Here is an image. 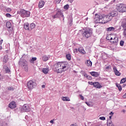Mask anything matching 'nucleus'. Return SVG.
<instances>
[{"instance_id":"864d4df0","label":"nucleus","mask_w":126,"mask_h":126,"mask_svg":"<svg viewBox=\"0 0 126 126\" xmlns=\"http://www.w3.org/2000/svg\"><path fill=\"white\" fill-rule=\"evenodd\" d=\"M108 120H110V121H111V120H112V115L109 116V119H108Z\"/></svg>"},{"instance_id":"6e6d98bb","label":"nucleus","mask_w":126,"mask_h":126,"mask_svg":"<svg viewBox=\"0 0 126 126\" xmlns=\"http://www.w3.org/2000/svg\"><path fill=\"white\" fill-rule=\"evenodd\" d=\"M112 40H114V38H113V37H111L110 38V40L112 41Z\"/></svg>"},{"instance_id":"49530a36","label":"nucleus","mask_w":126,"mask_h":126,"mask_svg":"<svg viewBox=\"0 0 126 126\" xmlns=\"http://www.w3.org/2000/svg\"><path fill=\"white\" fill-rule=\"evenodd\" d=\"M3 61L4 62H5V63H7V60H5V57H4Z\"/></svg>"},{"instance_id":"dca6fc26","label":"nucleus","mask_w":126,"mask_h":126,"mask_svg":"<svg viewBox=\"0 0 126 126\" xmlns=\"http://www.w3.org/2000/svg\"><path fill=\"white\" fill-rule=\"evenodd\" d=\"M44 4H45V1H43V0H40V1H39V3H38V7L39 8H42V7H43V6H44Z\"/></svg>"},{"instance_id":"680f3d73","label":"nucleus","mask_w":126,"mask_h":126,"mask_svg":"<svg viewBox=\"0 0 126 126\" xmlns=\"http://www.w3.org/2000/svg\"><path fill=\"white\" fill-rule=\"evenodd\" d=\"M106 0L107 1H108V0Z\"/></svg>"},{"instance_id":"4468645a","label":"nucleus","mask_w":126,"mask_h":126,"mask_svg":"<svg viewBox=\"0 0 126 126\" xmlns=\"http://www.w3.org/2000/svg\"><path fill=\"white\" fill-rule=\"evenodd\" d=\"M50 59V56L44 55L41 57V60L43 62H47Z\"/></svg>"},{"instance_id":"603ef678","label":"nucleus","mask_w":126,"mask_h":126,"mask_svg":"<svg viewBox=\"0 0 126 126\" xmlns=\"http://www.w3.org/2000/svg\"><path fill=\"white\" fill-rule=\"evenodd\" d=\"M42 88H45V87H46V86L45 85H43L42 86Z\"/></svg>"},{"instance_id":"0e129e2a","label":"nucleus","mask_w":126,"mask_h":126,"mask_svg":"<svg viewBox=\"0 0 126 126\" xmlns=\"http://www.w3.org/2000/svg\"><path fill=\"white\" fill-rule=\"evenodd\" d=\"M27 117H28V116H26V118Z\"/></svg>"},{"instance_id":"a18cd8bd","label":"nucleus","mask_w":126,"mask_h":126,"mask_svg":"<svg viewBox=\"0 0 126 126\" xmlns=\"http://www.w3.org/2000/svg\"><path fill=\"white\" fill-rule=\"evenodd\" d=\"M68 1H69V2H70L71 3L73 2V0H68Z\"/></svg>"},{"instance_id":"f03ea898","label":"nucleus","mask_w":126,"mask_h":126,"mask_svg":"<svg viewBox=\"0 0 126 126\" xmlns=\"http://www.w3.org/2000/svg\"><path fill=\"white\" fill-rule=\"evenodd\" d=\"M93 34V29L92 28H87L83 29L82 31V35L84 38H90Z\"/></svg>"},{"instance_id":"20e7f679","label":"nucleus","mask_w":126,"mask_h":126,"mask_svg":"<svg viewBox=\"0 0 126 126\" xmlns=\"http://www.w3.org/2000/svg\"><path fill=\"white\" fill-rule=\"evenodd\" d=\"M27 86L28 89L31 90L37 86V83H36V81L35 80H31L27 82Z\"/></svg>"},{"instance_id":"052dcab7","label":"nucleus","mask_w":126,"mask_h":126,"mask_svg":"<svg viewBox=\"0 0 126 126\" xmlns=\"http://www.w3.org/2000/svg\"><path fill=\"white\" fill-rule=\"evenodd\" d=\"M86 20H88V18H86Z\"/></svg>"},{"instance_id":"ddd939ff","label":"nucleus","mask_w":126,"mask_h":126,"mask_svg":"<svg viewBox=\"0 0 126 126\" xmlns=\"http://www.w3.org/2000/svg\"><path fill=\"white\" fill-rule=\"evenodd\" d=\"M109 14L111 17H114L118 15V11L113 10L111 11Z\"/></svg>"},{"instance_id":"f8f14e48","label":"nucleus","mask_w":126,"mask_h":126,"mask_svg":"<svg viewBox=\"0 0 126 126\" xmlns=\"http://www.w3.org/2000/svg\"><path fill=\"white\" fill-rule=\"evenodd\" d=\"M113 70L115 74L117 76H120L121 75V73L118 70V69H117V67L114 66L113 67Z\"/></svg>"},{"instance_id":"4c0bfd02","label":"nucleus","mask_w":126,"mask_h":126,"mask_svg":"<svg viewBox=\"0 0 126 126\" xmlns=\"http://www.w3.org/2000/svg\"><path fill=\"white\" fill-rule=\"evenodd\" d=\"M85 103L87 105V106H89V107H91V104H90V102L86 101Z\"/></svg>"},{"instance_id":"39448f33","label":"nucleus","mask_w":126,"mask_h":126,"mask_svg":"<svg viewBox=\"0 0 126 126\" xmlns=\"http://www.w3.org/2000/svg\"><path fill=\"white\" fill-rule=\"evenodd\" d=\"M103 21V15L101 14L98 15L97 14H95V17L94 18V22H95V23H104Z\"/></svg>"},{"instance_id":"13d9d810","label":"nucleus","mask_w":126,"mask_h":126,"mask_svg":"<svg viewBox=\"0 0 126 126\" xmlns=\"http://www.w3.org/2000/svg\"><path fill=\"white\" fill-rule=\"evenodd\" d=\"M123 113H126V110L124 109V110H123Z\"/></svg>"},{"instance_id":"58836bf2","label":"nucleus","mask_w":126,"mask_h":126,"mask_svg":"<svg viewBox=\"0 0 126 126\" xmlns=\"http://www.w3.org/2000/svg\"><path fill=\"white\" fill-rule=\"evenodd\" d=\"M6 11H7V12H10V11H11V8H7L6 9Z\"/></svg>"},{"instance_id":"5701e85b","label":"nucleus","mask_w":126,"mask_h":126,"mask_svg":"<svg viewBox=\"0 0 126 126\" xmlns=\"http://www.w3.org/2000/svg\"><path fill=\"white\" fill-rule=\"evenodd\" d=\"M6 27L9 29H12V27H11V23H10V22H7Z\"/></svg>"},{"instance_id":"37998d69","label":"nucleus","mask_w":126,"mask_h":126,"mask_svg":"<svg viewBox=\"0 0 126 126\" xmlns=\"http://www.w3.org/2000/svg\"><path fill=\"white\" fill-rule=\"evenodd\" d=\"M3 79V76L0 74V80Z\"/></svg>"},{"instance_id":"aec40b11","label":"nucleus","mask_w":126,"mask_h":126,"mask_svg":"<svg viewBox=\"0 0 126 126\" xmlns=\"http://www.w3.org/2000/svg\"><path fill=\"white\" fill-rule=\"evenodd\" d=\"M107 126H114L111 120H107Z\"/></svg>"},{"instance_id":"72a5a7b5","label":"nucleus","mask_w":126,"mask_h":126,"mask_svg":"<svg viewBox=\"0 0 126 126\" xmlns=\"http://www.w3.org/2000/svg\"><path fill=\"white\" fill-rule=\"evenodd\" d=\"M69 8V5H68V4L64 6V9H68Z\"/></svg>"},{"instance_id":"423d86ee","label":"nucleus","mask_w":126,"mask_h":126,"mask_svg":"<svg viewBox=\"0 0 126 126\" xmlns=\"http://www.w3.org/2000/svg\"><path fill=\"white\" fill-rule=\"evenodd\" d=\"M52 17L54 19H56V18H59V17H62L63 22H64V16L61 10H59L55 15L52 16Z\"/></svg>"},{"instance_id":"a211bd4d","label":"nucleus","mask_w":126,"mask_h":126,"mask_svg":"<svg viewBox=\"0 0 126 126\" xmlns=\"http://www.w3.org/2000/svg\"><path fill=\"white\" fill-rule=\"evenodd\" d=\"M24 28L25 30H30V27H29V24L28 23H25Z\"/></svg>"},{"instance_id":"4be33fe9","label":"nucleus","mask_w":126,"mask_h":126,"mask_svg":"<svg viewBox=\"0 0 126 126\" xmlns=\"http://www.w3.org/2000/svg\"><path fill=\"white\" fill-rule=\"evenodd\" d=\"M115 31V28L113 27H109L106 28V31L111 32L112 31Z\"/></svg>"},{"instance_id":"6e6552de","label":"nucleus","mask_w":126,"mask_h":126,"mask_svg":"<svg viewBox=\"0 0 126 126\" xmlns=\"http://www.w3.org/2000/svg\"><path fill=\"white\" fill-rule=\"evenodd\" d=\"M117 10L119 12H126V5L123 3H120L117 8Z\"/></svg>"},{"instance_id":"f704fd0d","label":"nucleus","mask_w":126,"mask_h":126,"mask_svg":"<svg viewBox=\"0 0 126 126\" xmlns=\"http://www.w3.org/2000/svg\"><path fill=\"white\" fill-rule=\"evenodd\" d=\"M124 44H125V41H124L123 40L120 41V46H121V47H123V46H124Z\"/></svg>"},{"instance_id":"09e8293b","label":"nucleus","mask_w":126,"mask_h":126,"mask_svg":"<svg viewBox=\"0 0 126 126\" xmlns=\"http://www.w3.org/2000/svg\"><path fill=\"white\" fill-rule=\"evenodd\" d=\"M55 121V120H51V121H50V123H51V124H54V121Z\"/></svg>"},{"instance_id":"f3484780","label":"nucleus","mask_w":126,"mask_h":126,"mask_svg":"<svg viewBox=\"0 0 126 126\" xmlns=\"http://www.w3.org/2000/svg\"><path fill=\"white\" fill-rule=\"evenodd\" d=\"M90 73L92 76H94V77H98L99 76V73L97 72H91Z\"/></svg>"},{"instance_id":"de8ad7c7","label":"nucleus","mask_w":126,"mask_h":126,"mask_svg":"<svg viewBox=\"0 0 126 126\" xmlns=\"http://www.w3.org/2000/svg\"><path fill=\"white\" fill-rule=\"evenodd\" d=\"M2 42H3V40L1 39L0 41V45H1L2 44Z\"/></svg>"},{"instance_id":"9d476101","label":"nucleus","mask_w":126,"mask_h":126,"mask_svg":"<svg viewBox=\"0 0 126 126\" xmlns=\"http://www.w3.org/2000/svg\"><path fill=\"white\" fill-rule=\"evenodd\" d=\"M103 16V21L106 19L107 22H109V21H111L112 20V19L113 18V17H111L110 16L109 14L107 16H104V15Z\"/></svg>"},{"instance_id":"cd10ccee","label":"nucleus","mask_w":126,"mask_h":126,"mask_svg":"<svg viewBox=\"0 0 126 126\" xmlns=\"http://www.w3.org/2000/svg\"><path fill=\"white\" fill-rule=\"evenodd\" d=\"M84 76H85V77H86V78H87V79H89V80L92 79L91 76H89L86 73L84 74Z\"/></svg>"},{"instance_id":"bf43d9fd","label":"nucleus","mask_w":126,"mask_h":126,"mask_svg":"<svg viewBox=\"0 0 126 126\" xmlns=\"http://www.w3.org/2000/svg\"><path fill=\"white\" fill-rule=\"evenodd\" d=\"M107 40H110V39L108 38V37H106Z\"/></svg>"},{"instance_id":"7c9ffc66","label":"nucleus","mask_w":126,"mask_h":126,"mask_svg":"<svg viewBox=\"0 0 126 126\" xmlns=\"http://www.w3.org/2000/svg\"><path fill=\"white\" fill-rule=\"evenodd\" d=\"M37 60V58L36 57H33V58H32V59H31L30 60V62L32 63H34V62L36 61V60Z\"/></svg>"},{"instance_id":"1a4fd4ad","label":"nucleus","mask_w":126,"mask_h":126,"mask_svg":"<svg viewBox=\"0 0 126 126\" xmlns=\"http://www.w3.org/2000/svg\"><path fill=\"white\" fill-rule=\"evenodd\" d=\"M30 110V107L27 104H25L23 106V108L22 109V112H29Z\"/></svg>"},{"instance_id":"6ab92c4d","label":"nucleus","mask_w":126,"mask_h":126,"mask_svg":"<svg viewBox=\"0 0 126 126\" xmlns=\"http://www.w3.org/2000/svg\"><path fill=\"white\" fill-rule=\"evenodd\" d=\"M86 64L87 66H90L91 67L92 66V62H91V61L90 60H87L86 62Z\"/></svg>"},{"instance_id":"ea45409f","label":"nucleus","mask_w":126,"mask_h":126,"mask_svg":"<svg viewBox=\"0 0 126 126\" xmlns=\"http://www.w3.org/2000/svg\"><path fill=\"white\" fill-rule=\"evenodd\" d=\"M79 97L81 98V100H84V97L82 95L80 94Z\"/></svg>"},{"instance_id":"c85d7f7f","label":"nucleus","mask_w":126,"mask_h":126,"mask_svg":"<svg viewBox=\"0 0 126 126\" xmlns=\"http://www.w3.org/2000/svg\"><path fill=\"white\" fill-rule=\"evenodd\" d=\"M66 59L68 60V61H70L71 60V55L70 54H68L66 55Z\"/></svg>"},{"instance_id":"9b49d317","label":"nucleus","mask_w":126,"mask_h":126,"mask_svg":"<svg viewBox=\"0 0 126 126\" xmlns=\"http://www.w3.org/2000/svg\"><path fill=\"white\" fill-rule=\"evenodd\" d=\"M8 107L10 108V109H14L16 108V103H15L14 101H12L9 104Z\"/></svg>"},{"instance_id":"c9c22d12","label":"nucleus","mask_w":126,"mask_h":126,"mask_svg":"<svg viewBox=\"0 0 126 126\" xmlns=\"http://www.w3.org/2000/svg\"><path fill=\"white\" fill-rule=\"evenodd\" d=\"M110 68H111V66L109 65V66H107L106 67H105V70L106 71H108Z\"/></svg>"},{"instance_id":"b1692460","label":"nucleus","mask_w":126,"mask_h":126,"mask_svg":"<svg viewBox=\"0 0 126 126\" xmlns=\"http://www.w3.org/2000/svg\"><path fill=\"white\" fill-rule=\"evenodd\" d=\"M42 72L44 73V74H47L49 72V68H45L42 69Z\"/></svg>"},{"instance_id":"8fccbe9b","label":"nucleus","mask_w":126,"mask_h":126,"mask_svg":"<svg viewBox=\"0 0 126 126\" xmlns=\"http://www.w3.org/2000/svg\"><path fill=\"white\" fill-rule=\"evenodd\" d=\"M109 115H114V112H113V111H111Z\"/></svg>"},{"instance_id":"5fc2aeb1","label":"nucleus","mask_w":126,"mask_h":126,"mask_svg":"<svg viewBox=\"0 0 126 126\" xmlns=\"http://www.w3.org/2000/svg\"><path fill=\"white\" fill-rule=\"evenodd\" d=\"M0 50H2V46H1V45L0 46Z\"/></svg>"},{"instance_id":"c756f323","label":"nucleus","mask_w":126,"mask_h":126,"mask_svg":"<svg viewBox=\"0 0 126 126\" xmlns=\"http://www.w3.org/2000/svg\"><path fill=\"white\" fill-rule=\"evenodd\" d=\"M116 87L118 88L119 91H122V86L119 84L116 83Z\"/></svg>"},{"instance_id":"4d7b16f0","label":"nucleus","mask_w":126,"mask_h":126,"mask_svg":"<svg viewBox=\"0 0 126 126\" xmlns=\"http://www.w3.org/2000/svg\"><path fill=\"white\" fill-rule=\"evenodd\" d=\"M125 86H126V84H123V87H125Z\"/></svg>"},{"instance_id":"79ce46f5","label":"nucleus","mask_w":126,"mask_h":126,"mask_svg":"<svg viewBox=\"0 0 126 126\" xmlns=\"http://www.w3.org/2000/svg\"><path fill=\"white\" fill-rule=\"evenodd\" d=\"M88 83L90 85H94V82L93 83V82H89Z\"/></svg>"},{"instance_id":"2f4dec72","label":"nucleus","mask_w":126,"mask_h":126,"mask_svg":"<svg viewBox=\"0 0 126 126\" xmlns=\"http://www.w3.org/2000/svg\"><path fill=\"white\" fill-rule=\"evenodd\" d=\"M7 89L9 91H14V88L13 87H8Z\"/></svg>"},{"instance_id":"7ed1b4c3","label":"nucleus","mask_w":126,"mask_h":126,"mask_svg":"<svg viewBox=\"0 0 126 126\" xmlns=\"http://www.w3.org/2000/svg\"><path fill=\"white\" fill-rule=\"evenodd\" d=\"M19 64L22 67H24L25 71H28V64H27V61L21 58L19 61Z\"/></svg>"},{"instance_id":"393cba45","label":"nucleus","mask_w":126,"mask_h":126,"mask_svg":"<svg viewBox=\"0 0 126 126\" xmlns=\"http://www.w3.org/2000/svg\"><path fill=\"white\" fill-rule=\"evenodd\" d=\"M62 99L63 101H70V99H69V98L68 97L63 96L62 97Z\"/></svg>"},{"instance_id":"a878e982","label":"nucleus","mask_w":126,"mask_h":126,"mask_svg":"<svg viewBox=\"0 0 126 126\" xmlns=\"http://www.w3.org/2000/svg\"><path fill=\"white\" fill-rule=\"evenodd\" d=\"M35 27H36V25L34 23H32L30 24V29H31V30H32V29H34Z\"/></svg>"},{"instance_id":"e2e57ef3","label":"nucleus","mask_w":126,"mask_h":126,"mask_svg":"<svg viewBox=\"0 0 126 126\" xmlns=\"http://www.w3.org/2000/svg\"><path fill=\"white\" fill-rule=\"evenodd\" d=\"M71 109H73V107H72Z\"/></svg>"},{"instance_id":"412c9836","label":"nucleus","mask_w":126,"mask_h":126,"mask_svg":"<svg viewBox=\"0 0 126 126\" xmlns=\"http://www.w3.org/2000/svg\"><path fill=\"white\" fill-rule=\"evenodd\" d=\"M3 68L5 70L6 73H9V72H10V69H9V68L7 67L6 65H4Z\"/></svg>"},{"instance_id":"bb28decb","label":"nucleus","mask_w":126,"mask_h":126,"mask_svg":"<svg viewBox=\"0 0 126 126\" xmlns=\"http://www.w3.org/2000/svg\"><path fill=\"white\" fill-rule=\"evenodd\" d=\"M118 38L117 37L115 36L113 38V41H112L114 44H116V43H118Z\"/></svg>"},{"instance_id":"3c124183","label":"nucleus","mask_w":126,"mask_h":126,"mask_svg":"<svg viewBox=\"0 0 126 126\" xmlns=\"http://www.w3.org/2000/svg\"><path fill=\"white\" fill-rule=\"evenodd\" d=\"M123 98H126V93L123 95Z\"/></svg>"},{"instance_id":"e433bc0d","label":"nucleus","mask_w":126,"mask_h":126,"mask_svg":"<svg viewBox=\"0 0 126 126\" xmlns=\"http://www.w3.org/2000/svg\"><path fill=\"white\" fill-rule=\"evenodd\" d=\"M99 120H101V121H105V120H106V118L105 117H99Z\"/></svg>"},{"instance_id":"0eeeda50","label":"nucleus","mask_w":126,"mask_h":126,"mask_svg":"<svg viewBox=\"0 0 126 126\" xmlns=\"http://www.w3.org/2000/svg\"><path fill=\"white\" fill-rule=\"evenodd\" d=\"M20 12L21 17H23V18L25 17H29V16H30L31 13L29 11L22 9L21 10Z\"/></svg>"},{"instance_id":"f257e3e1","label":"nucleus","mask_w":126,"mask_h":126,"mask_svg":"<svg viewBox=\"0 0 126 126\" xmlns=\"http://www.w3.org/2000/svg\"><path fill=\"white\" fill-rule=\"evenodd\" d=\"M67 63L66 62H58L54 65V70L57 73H62L63 71L66 70Z\"/></svg>"},{"instance_id":"2eb2a0df","label":"nucleus","mask_w":126,"mask_h":126,"mask_svg":"<svg viewBox=\"0 0 126 126\" xmlns=\"http://www.w3.org/2000/svg\"><path fill=\"white\" fill-rule=\"evenodd\" d=\"M94 87H95V88H98L100 89L102 87L101 85L99 84L98 82H94Z\"/></svg>"},{"instance_id":"a19ab883","label":"nucleus","mask_w":126,"mask_h":126,"mask_svg":"<svg viewBox=\"0 0 126 126\" xmlns=\"http://www.w3.org/2000/svg\"><path fill=\"white\" fill-rule=\"evenodd\" d=\"M6 16L7 17H11V15H10V14H9V13H7V14H6Z\"/></svg>"},{"instance_id":"473e14b6","label":"nucleus","mask_w":126,"mask_h":126,"mask_svg":"<svg viewBox=\"0 0 126 126\" xmlns=\"http://www.w3.org/2000/svg\"><path fill=\"white\" fill-rule=\"evenodd\" d=\"M79 53H81V54H85V51L82 49H79Z\"/></svg>"},{"instance_id":"c03bdc74","label":"nucleus","mask_w":126,"mask_h":126,"mask_svg":"<svg viewBox=\"0 0 126 126\" xmlns=\"http://www.w3.org/2000/svg\"><path fill=\"white\" fill-rule=\"evenodd\" d=\"M55 0L57 3H60V2H61V1H62V0Z\"/></svg>"}]
</instances>
